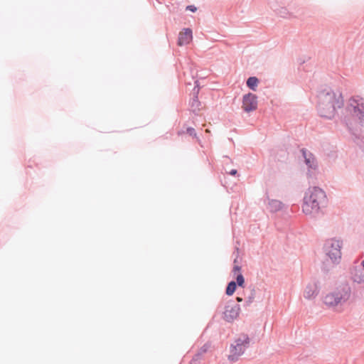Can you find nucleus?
I'll return each mask as SVG.
<instances>
[{"label": "nucleus", "mask_w": 364, "mask_h": 364, "mask_svg": "<svg viewBox=\"0 0 364 364\" xmlns=\"http://www.w3.org/2000/svg\"><path fill=\"white\" fill-rule=\"evenodd\" d=\"M196 361L192 358L191 360L190 361V364H196Z\"/></svg>", "instance_id": "nucleus-30"}, {"label": "nucleus", "mask_w": 364, "mask_h": 364, "mask_svg": "<svg viewBox=\"0 0 364 364\" xmlns=\"http://www.w3.org/2000/svg\"><path fill=\"white\" fill-rule=\"evenodd\" d=\"M210 347V345L208 343H205L198 350V352L203 355L204 353H205L208 350V348Z\"/></svg>", "instance_id": "nucleus-23"}, {"label": "nucleus", "mask_w": 364, "mask_h": 364, "mask_svg": "<svg viewBox=\"0 0 364 364\" xmlns=\"http://www.w3.org/2000/svg\"><path fill=\"white\" fill-rule=\"evenodd\" d=\"M198 89V90H200V87H199L198 81V80H196V81H195V86H194V87H193V93L194 92H196Z\"/></svg>", "instance_id": "nucleus-28"}, {"label": "nucleus", "mask_w": 364, "mask_h": 364, "mask_svg": "<svg viewBox=\"0 0 364 364\" xmlns=\"http://www.w3.org/2000/svg\"><path fill=\"white\" fill-rule=\"evenodd\" d=\"M190 105L192 108L197 109L200 105V102L198 100V89L196 92H193V97L190 102Z\"/></svg>", "instance_id": "nucleus-19"}, {"label": "nucleus", "mask_w": 364, "mask_h": 364, "mask_svg": "<svg viewBox=\"0 0 364 364\" xmlns=\"http://www.w3.org/2000/svg\"><path fill=\"white\" fill-rule=\"evenodd\" d=\"M229 174L231 175V176H235L237 175V171L236 169H232L229 172Z\"/></svg>", "instance_id": "nucleus-29"}, {"label": "nucleus", "mask_w": 364, "mask_h": 364, "mask_svg": "<svg viewBox=\"0 0 364 364\" xmlns=\"http://www.w3.org/2000/svg\"><path fill=\"white\" fill-rule=\"evenodd\" d=\"M237 301H239V302L242 301V299L240 297H237Z\"/></svg>", "instance_id": "nucleus-32"}, {"label": "nucleus", "mask_w": 364, "mask_h": 364, "mask_svg": "<svg viewBox=\"0 0 364 364\" xmlns=\"http://www.w3.org/2000/svg\"><path fill=\"white\" fill-rule=\"evenodd\" d=\"M235 250L238 252V251H239V248H238V247H236V248H235Z\"/></svg>", "instance_id": "nucleus-33"}, {"label": "nucleus", "mask_w": 364, "mask_h": 364, "mask_svg": "<svg viewBox=\"0 0 364 364\" xmlns=\"http://www.w3.org/2000/svg\"><path fill=\"white\" fill-rule=\"evenodd\" d=\"M241 266L240 265H234L233 268H232V272L235 274H237L240 272H241Z\"/></svg>", "instance_id": "nucleus-25"}, {"label": "nucleus", "mask_w": 364, "mask_h": 364, "mask_svg": "<svg viewBox=\"0 0 364 364\" xmlns=\"http://www.w3.org/2000/svg\"><path fill=\"white\" fill-rule=\"evenodd\" d=\"M257 96L252 92H248L242 97V108L245 112L250 113L257 109Z\"/></svg>", "instance_id": "nucleus-8"}, {"label": "nucleus", "mask_w": 364, "mask_h": 364, "mask_svg": "<svg viewBox=\"0 0 364 364\" xmlns=\"http://www.w3.org/2000/svg\"><path fill=\"white\" fill-rule=\"evenodd\" d=\"M193 38V31L190 28H183L178 34L177 44L180 46L188 45Z\"/></svg>", "instance_id": "nucleus-11"}, {"label": "nucleus", "mask_w": 364, "mask_h": 364, "mask_svg": "<svg viewBox=\"0 0 364 364\" xmlns=\"http://www.w3.org/2000/svg\"><path fill=\"white\" fill-rule=\"evenodd\" d=\"M318 294V290L315 284H308L304 290V296L306 299H311L315 298Z\"/></svg>", "instance_id": "nucleus-12"}, {"label": "nucleus", "mask_w": 364, "mask_h": 364, "mask_svg": "<svg viewBox=\"0 0 364 364\" xmlns=\"http://www.w3.org/2000/svg\"><path fill=\"white\" fill-rule=\"evenodd\" d=\"M364 100L359 97H353L349 100L346 110L352 116L358 118L359 124L364 127Z\"/></svg>", "instance_id": "nucleus-3"}, {"label": "nucleus", "mask_w": 364, "mask_h": 364, "mask_svg": "<svg viewBox=\"0 0 364 364\" xmlns=\"http://www.w3.org/2000/svg\"><path fill=\"white\" fill-rule=\"evenodd\" d=\"M237 283L234 280L229 282L225 288V294L232 296L237 289Z\"/></svg>", "instance_id": "nucleus-18"}, {"label": "nucleus", "mask_w": 364, "mask_h": 364, "mask_svg": "<svg viewBox=\"0 0 364 364\" xmlns=\"http://www.w3.org/2000/svg\"><path fill=\"white\" fill-rule=\"evenodd\" d=\"M317 111L320 117L328 119L334 117L336 109L343 105V98L340 92L338 95L328 87L321 89L317 95Z\"/></svg>", "instance_id": "nucleus-1"}, {"label": "nucleus", "mask_w": 364, "mask_h": 364, "mask_svg": "<svg viewBox=\"0 0 364 364\" xmlns=\"http://www.w3.org/2000/svg\"><path fill=\"white\" fill-rule=\"evenodd\" d=\"M304 202L302 204V211L306 215H312L314 216L317 214L322 205H321L316 199L310 198L308 194L304 197Z\"/></svg>", "instance_id": "nucleus-6"}, {"label": "nucleus", "mask_w": 364, "mask_h": 364, "mask_svg": "<svg viewBox=\"0 0 364 364\" xmlns=\"http://www.w3.org/2000/svg\"><path fill=\"white\" fill-rule=\"evenodd\" d=\"M255 289H252L250 295L247 298V304H250L253 301V300L255 299Z\"/></svg>", "instance_id": "nucleus-24"}, {"label": "nucleus", "mask_w": 364, "mask_h": 364, "mask_svg": "<svg viewBox=\"0 0 364 364\" xmlns=\"http://www.w3.org/2000/svg\"><path fill=\"white\" fill-rule=\"evenodd\" d=\"M353 281L358 284L364 283V269L361 266L356 267L353 274Z\"/></svg>", "instance_id": "nucleus-14"}, {"label": "nucleus", "mask_w": 364, "mask_h": 364, "mask_svg": "<svg viewBox=\"0 0 364 364\" xmlns=\"http://www.w3.org/2000/svg\"><path fill=\"white\" fill-rule=\"evenodd\" d=\"M309 196L310 198L316 199L317 202L323 207L327 203L326 193L319 187L314 186Z\"/></svg>", "instance_id": "nucleus-10"}, {"label": "nucleus", "mask_w": 364, "mask_h": 364, "mask_svg": "<svg viewBox=\"0 0 364 364\" xmlns=\"http://www.w3.org/2000/svg\"><path fill=\"white\" fill-rule=\"evenodd\" d=\"M274 11L279 16H280L282 18H286L287 17L288 15H289L287 9L285 7H281L279 9H274Z\"/></svg>", "instance_id": "nucleus-21"}, {"label": "nucleus", "mask_w": 364, "mask_h": 364, "mask_svg": "<svg viewBox=\"0 0 364 364\" xmlns=\"http://www.w3.org/2000/svg\"><path fill=\"white\" fill-rule=\"evenodd\" d=\"M234 262H235V263H236V262H237V258H235V259H234Z\"/></svg>", "instance_id": "nucleus-35"}, {"label": "nucleus", "mask_w": 364, "mask_h": 364, "mask_svg": "<svg viewBox=\"0 0 364 364\" xmlns=\"http://www.w3.org/2000/svg\"><path fill=\"white\" fill-rule=\"evenodd\" d=\"M338 263L339 262H334L333 259H331L328 257H327V258L324 259L321 263V272L324 274H328L331 269L334 267V265Z\"/></svg>", "instance_id": "nucleus-13"}, {"label": "nucleus", "mask_w": 364, "mask_h": 364, "mask_svg": "<svg viewBox=\"0 0 364 364\" xmlns=\"http://www.w3.org/2000/svg\"><path fill=\"white\" fill-rule=\"evenodd\" d=\"M269 206L271 212H278L281 210L284 207V203L280 200L272 199L269 201Z\"/></svg>", "instance_id": "nucleus-15"}, {"label": "nucleus", "mask_w": 364, "mask_h": 364, "mask_svg": "<svg viewBox=\"0 0 364 364\" xmlns=\"http://www.w3.org/2000/svg\"><path fill=\"white\" fill-rule=\"evenodd\" d=\"M259 82V80L257 77L251 76L247 78L246 81V85L250 90L252 91H256Z\"/></svg>", "instance_id": "nucleus-16"}, {"label": "nucleus", "mask_w": 364, "mask_h": 364, "mask_svg": "<svg viewBox=\"0 0 364 364\" xmlns=\"http://www.w3.org/2000/svg\"><path fill=\"white\" fill-rule=\"evenodd\" d=\"M350 293V287L348 284L339 285L323 298V303L330 307L336 306L348 301Z\"/></svg>", "instance_id": "nucleus-2"}, {"label": "nucleus", "mask_w": 364, "mask_h": 364, "mask_svg": "<svg viewBox=\"0 0 364 364\" xmlns=\"http://www.w3.org/2000/svg\"><path fill=\"white\" fill-rule=\"evenodd\" d=\"M342 241L333 238L325 241L323 247V251L327 257L334 262H340L341 257V248Z\"/></svg>", "instance_id": "nucleus-4"}, {"label": "nucleus", "mask_w": 364, "mask_h": 364, "mask_svg": "<svg viewBox=\"0 0 364 364\" xmlns=\"http://www.w3.org/2000/svg\"><path fill=\"white\" fill-rule=\"evenodd\" d=\"M235 282L237 283V287H244L245 282L244 276L242 275V274L241 272L237 274L236 281H235Z\"/></svg>", "instance_id": "nucleus-20"}, {"label": "nucleus", "mask_w": 364, "mask_h": 364, "mask_svg": "<svg viewBox=\"0 0 364 364\" xmlns=\"http://www.w3.org/2000/svg\"><path fill=\"white\" fill-rule=\"evenodd\" d=\"M186 11H190L191 12H196L197 11V7L194 5H188L186 8Z\"/></svg>", "instance_id": "nucleus-26"}, {"label": "nucleus", "mask_w": 364, "mask_h": 364, "mask_svg": "<svg viewBox=\"0 0 364 364\" xmlns=\"http://www.w3.org/2000/svg\"><path fill=\"white\" fill-rule=\"evenodd\" d=\"M238 342V346H242L245 349L247 348L250 346V339L247 334H242L241 337L236 339Z\"/></svg>", "instance_id": "nucleus-17"}, {"label": "nucleus", "mask_w": 364, "mask_h": 364, "mask_svg": "<svg viewBox=\"0 0 364 364\" xmlns=\"http://www.w3.org/2000/svg\"><path fill=\"white\" fill-rule=\"evenodd\" d=\"M300 151L308 168L307 174L309 177L315 176L318 170V164L316 156L306 148H302Z\"/></svg>", "instance_id": "nucleus-5"}, {"label": "nucleus", "mask_w": 364, "mask_h": 364, "mask_svg": "<svg viewBox=\"0 0 364 364\" xmlns=\"http://www.w3.org/2000/svg\"><path fill=\"white\" fill-rule=\"evenodd\" d=\"M237 343L238 342L235 339V344H231L230 346V351L231 354L228 355V358L232 363L236 362L238 360L239 356L242 355L245 350L242 346H238Z\"/></svg>", "instance_id": "nucleus-9"}, {"label": "nucleus", "mask_w": 364, "mask_h": 364, "mask_svg": "<svg viewBox=\"0 0 364 364\" xmlns=\"http://www.w3.org/2000/svg\"><path fill=\"white\" fill-rule=\"evenodd\" d=\"M240 306L232 301H230L225 306L223 319L227 322H232L239 315Z\"/></svg>", "instance_id": "nucleus-7"}, {"label": "nucleus", "mask_w": 364, "mask_h": 364, "mask_svg": "<svg viewBox=\"0 0 364 364\" xmlns=\"http://www.w3.org/2000/svg\"><path fill=\"white\" fill-rule=\"evenodd\" d=\"M201 356L202 355L198 351V353L194 355L193 358L197 362L198 360L200 359Z\"/></svg>", "instance_id": "nucleus-27"}, {"label": "nucleus", "mask_w": 364, "mask_h": 364, "mask_svg": "<svg viewBox=\"0 0 364 364\" xmlns=\"http://www.w3.org/2000/svg\"><path fill=\"white\" fill-rule=\"evenodd\" d=\"M305 63V61H304V60H302V61H301V63H301V64H303V63Z\"/></svg>", "instance_id": "nucleus-34"}, {"label": "nucleus", "mask_w": 364, "mask_h": 364, "mask_svg": "<svg viewBox=\"0 0 364 364\" xmlns=\"http://www.w3.org/2000/svg\"><path fill=\"white\" fill-rule=\"evenodd\" d=\"M186 133L191 136H196V132L195 129L191 127H189L186 129Z\"/></svg>", "instance_id": "nucleus-22"}, {"label": "nucleus", "mask_w": 364, "mask_h": 364, "mask_svg": "<svg viewBox=\"0 0 364 364\" xmlns=\"http://www.w3.org/2000/svg\"><path fill=\"white\" fill-rule=\"evenodd\" d=\"M360 266L362 267V268L364 269V259L361 261L360 262Z\"/></svg>", "instance_id": "nucleus-31"}]
</instances>
